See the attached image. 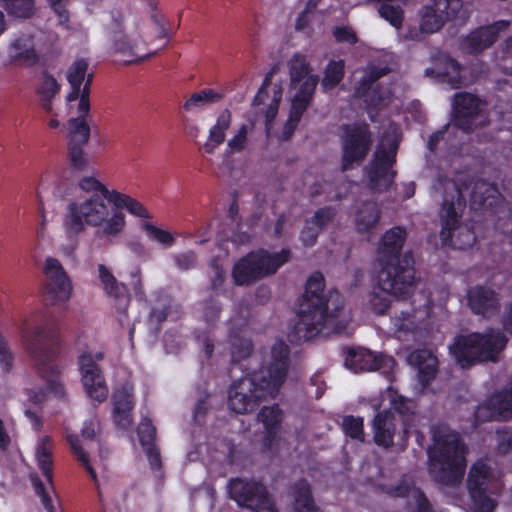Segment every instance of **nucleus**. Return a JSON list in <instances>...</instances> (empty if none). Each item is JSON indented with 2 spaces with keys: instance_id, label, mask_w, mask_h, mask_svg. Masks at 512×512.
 <instances>
[{
  "instance_id": "nucleus-1",
  "label": "nucleus",
  "mask_w": 512,
  "mask_h": 512,
  "mask_svg": "<svg viewBox=\"0 0 512 512\" xmlns=\"http://www.w3.org/2000/svg\"><path fill=\"white\" fill-rule=\"evenodd\" d=\"M77 195L67 206L64 226L69 234L82 233L86 227L95 230V235L106 241L122 236L127 227L125 209L137 218H149V210L129 194L109 188L94 176L79 180Z\"/></svg>"
},
{
  "instance_id": "nucleus-2",
  "label": "nucleus",
  "mask_w": 512,
  "mask_h": 512,
  "mask_svg": "<svg viewBox=\"0 0 512 512\" xmlns=\"http://www.w3.org/2000/svg\"><path fill=\"white\" fill-rule=\"evenodd\" d=\"M150 27L158 39L168 38L167 22L154 1H149L147 19L125 17L113 11L103 20V34L108 53L117 63L132 65L144 62L156 54L150 48L146 33Z\"/></svg>"
},
{
  "instance_id": "nucleus-3",
  "label": "nucleus",
  "mask_w": 512,
  "mask_h": 512,
  "mask_svg": "<svg viewBox=\"0 0 512 512\" xmlns=\"http://www.w3.org/2000/svg\"><path fill=\"white\" fill-rule=\"evenodd\" d=\"M355 325L337 292H324V277L314 273L307 281L297 310V322L291 341L311 340L331 334H349Z\"/></svg>"
},
{
  "instance_id": "nucleus-4",
  "label": "nucleus",
  "mask_w": 512,
  "mask_h": 512,
  "mask_svg": "<svg viewBox=\"0 0 512 512\" xmlns=\"http://www.w3.org/2000/svg\"><path fill=\"white\" fill-rule=\"evenodd\" d=\"M287 356V345L276 341L264 353L263 366L259 371L233 383L228 396L229 408L242 414L254 407L255 400L266 396L273 397L286 378Z\"/></svg>"
},
{
  "instance_id": "nucleus-5",
  "label": "nucleus",
  "mask_w": 512,
  "mask_h": 512,
  "mask_svg": "<svg viewBox=\"0 0 512 512\" xmlns=\"http://www.w3.org/2000/svg\"><path fill=\"white\" fill-rule=\"evenodd\" d=\"M466 449L458 434L447 427L433 432V445L428 451L429 471L436 481L454 485L464 474Z\"/></svg>"
},
{
  "instance_id": "nucleus-6",
  "label": "nucleus",
  "mask_w": 512,
  "mask_h": 512,
  "mask_svg": "<svg viewBox=\"0 0 512 512\" xmlns=\"http://www.w3.org/2000/svg\"><path fill=\"white\" fill-rule=\"evenodd\" d=\"M464 176H459L457 181L439 180L435 189H444V200L441 209V239L445 245H451L456 249H467L475 242L474 232L467 226L458 223L459 213L464 207L466 183L462 182Z\"/></svg>"
},
{
  "instance_id": "nucleus-7",
  "label": "nucleus",
  "mask_w": 512,
  "mask_h": 512,
  "mask_svg": "<svg viewBox=\"0 0 512 512\" xmlns=\"http://www.w3.org/2000/svg\"><path fill=\"white\" fill-rule=\"evenodd\" d=\"M290 87V111L284 125V138H288L296 129L304 112L310 105L318 84V76L302 54H294L288 61Z\"/></svg>"
},
{
  "instance_id": "nucleus-8",
  "label": "nucleus",
  "mask_w": 512,
  "mask_h": 512,
  "mask_svg": "<svg viewBox=\"0 0 512 512\" xmlns=\"http://www.w3.org/2000/svg\"><path fill=\"white\" fill-rule=\"evenodd\" d=\"M372 406L375 409L384 408L373 421L374 441L377 445L389 447L398 431L399 423H402L404 434L408 433L409 421L413 417L411 411L413 402L402 397L392 387H389L382 395L381 400H374Z\"/></svg>"
},
{
  "instance_id": "nucleus-9",
  "label": "nucleus",
  "mask_w": 512,
  "mask_h": 512,
  "mask_svg": "<svg viewBox=\"0 0 512 512\" xmlns=\"http://www.w3.org/2000/svg\"><path fill=\"white\" fill-rule=\"evenodd\" d=\"M506 345V338L494 330L471 333L455 338L449 346L450 353L461 367L480 361H494Z\"/></svg>"
},
{
  "instance_id": "nucleus-10",
  "label": "nucleus",
  "mask_w": 512,
  "mask_h": 512,
  "mask_svg": "<svg viewBox=\"0 0 512 512\" xmlns=\"http://www.w3.org/2000/svg\"><path fill=\"white\" fill-rule=\"evenodd\" d=\"M399 139L400 131L398 127L390 125L377 147L373 160L366 168V176L373 190L382 191L391 185L395 175L392 165Z\"/></svg>"
},
{
  "instance_id": "nucleus-11",
  "label": "nucleus",
  "mask_w": 512,
  "mask_h": 512,
  "mask_svg": "<svg viewBox=\"0 0 512 512\" xmlns=\"http://www.w3.org/2000/svg\"><path fill=\"white\" fill-rule=\"evenodd\" d=\"M402 273L403 275L399 274L397 269L395 273L389 269H381L369 303L374 313L384 314L391 306V296L405 297L417 285L414 269L407 268Z\"/></svg>"
},
{
  "instance_id": "nucleus-12",
  "label": "nucleus",
  "mask_w": 512,
  "mask_h": 512,
  "mask_svg": "<svg viewBox=\"0 0 512 512\" xmlns=\"http://www.w3.org/2000/svg\"><path fill=\"white\" fill-rule=\"evenodd\" d=\"M288 258L287 250L277 253H268L263 250L249 253L234 264L232 278L236 285H249L274 274Z\"/></svg>"
},
{
  "instance_id": "nucleus-13",
  "label": "nucleus",
  "mask_w": 512,
  "mask_h": 512,
  "mask_svg": "<svg viewBox=\"0 0 512 512\" xmlns=\"http://www.w3.org/2000/svg\"><path fill=\"white\" fill-rule=\"evenodd\" d=\"M405 237L406 232L400 227H394L383 235L378 248V262L382 269H389L392 273L397 269L402 275L403 270L413 269L412 256L409 253H401Z\"/></svg>"
},
{
  "instance_id": "nucleus-14",
  "label": "nucleus",
  "mask_w": 512,
  "mask_h": 512,
  "mask_svg": "<svg viewBox=\"0 0 512 512\" xmlns=\"http://www.w3.org/2000/svg\"><path fill=\"white\" fill-rule=\"evenodd\" d=\"M104 358L102 351H84L78 358L81 383L87 396L97 402H103L108 397V386L101 369L96 361Z\"/></svg>"
},
{
  "instance_id": "nucleus-15",
  "label": "nucleus",
  "mask_w": 512,
  "mask_h": 512,
  "mask_svg": "<svg viewBox=\"0 0 512 512\" xmlns=\"http://www.w3.org/2000/svg\"><path fill=\"white\" fill-rule=\"evenodd\" d=\"M52 450L53 441L49 436L39 437L35 447V459L39 469L42 471L45 482H42L39 477L33 473L30 475L31 483L34 487L35 493L40 497L41 503L44 507H51L53 501L54 487L52 483Z\"/></svg>"
},
{
  "instance_id": "nucleus-16",
  "label": "nucleus",
  "mask_w": 512,
  "mask_h": 512,
  "mask_svg": "<svg viewBox=\"0 0 512 512\" xmlns=\"http://www.w3.org/2000/svg\"><path fill=\"white\" fill-rule=\"evenodd\" d=\"M230 497L247 512H277L265 488L255 481L235 479L228 486Z\"/></svg>"
},
{
  "instance_id": "nucleus-17",
  "label": "nucleus",
  "mask_w": 512,
  "mask_h": 512,
  "mask_svg": "<svg viewBox=\"0 0 512 512\" xmlns=\"http://www.w3.org/2000/svg\"><path fill=\"white\" fill-rule=\"evenodd\" d=\"M284 83L275 72L270 73L254 99L259 113L264 117L267 135L271 133L283 97Z\"/></svg>"
},
{
  "instance_id": "nucleus-18",
  "label": "nucleus",
  "mask_w": 512,
  "mask_h": 512,
  "mask_svg": "<svg viewBox=\"0 0 512 512\" xmlns=\"http://www.w3.org/2000/svg\"><path fill=\"white\" fill-rule=\"evenodd\" d=\"M490 479V467L483 460H479L471 467L468 477V491L471 502V512H492L495 503L486 494Z\"/></svg>"
},
{
  "instance_id": "nucleus-19",
  "label": "nucleus",
  "mask_w": 512,
  "mask_h": 512,
  "mask_svg": "<svg viewBox=\"0 0 512 512\" xmlns=\"http://www.w3.org/2000/svg\"><path fill=\"white\" fill-rule=\"evenodd\" d=\"M65 128L70 161L75 168L83 169L89 162L84 149L90 140L91 133L88 118L68 119Z\"/></svg>"
},
{
  "instance_id": "nucleus-20",
  "label": "nucleus",
  "mask_w": 512,
  "mask_h": 512,
  "mask_svg": "<svg viewBox=\"0 0 512 512\" xmlns=\"http://www.w3.org/2000/svg\"><path fill=\"white\" fill-rule=\"evenodd\" d=\"M370 140V134L366 125H353L345 128V135L343 137V170H348L360 164L369 150Z\"/></svg>"
},
{
  "instance_id": "nucleus-21",
  "label": "nucleus",
  "mask_w": 512,
  "mask_h": 512,
  "mask_svg": "<svg viewBox=\"0 0 512 512\" xmlns=\"http://www.w3.org/2000/svg\"><path fill=\"white\" fill-rule=\"evenodd\" d=\"M430 316L427 304H418L415 308L400 309L391 318L390 332L398 339L414 337L417 331L426 326Z\"/></svg>"
},
{
  "instance_id": "nucleus-22",
  "label": "nucleus",
  "mask_w": 512,
  "mask_h": 512,
  "mask_svg": "<svg viewBox=\"0 0 512 512\" xmlns=\"http://www.w3.org/2000/svg\"><path fill=\"white\" fill-rule=\"evenodd\" d=\"M383 74H385L383 69L370 71L368 77H363L355 92V96L365 104L372 120L374 119V110H381L392 102L391 91L374 82Z\"/></svg>"
},
{
  "instance_id": "nucleus-23",
  "label": "nucleus",
  "mask_w": 512,
  "mask_h": 512,
  "mask_svg": "<svg viewBox=\"0 0 512 512\" xmlns=\"http://www.w3.org/2000/svg\"><path fill=\"white\" fill-rule=\"evenodd\" d=\"M460 8V0H431V3L424 5L419 13L420 31L425 34L437 32L450 13H456Z\"/></svg>"
},
{
  "instance_id": "nucleus-24",
  "label": "nucleus",
  "mask_w": 512,
  "mask_h": 512,
  "mask_svg": "<svg viewBox=\"0 0 512 512\" xmlns=\"http://www.w3.org/2000/svg\"><path fill=\"white\" fill-rule=\"evenodd\" d=\"M345 366L352 372L378 370L389 374L395 367L391 356L376 354L364 348H351L345 357Z\"/></svg>"
},
{
  "instance_id": "nucleus-25",
  "label": "nucleus",
  "mask_w": 512,
  "mask_h": 512,
  "mask_svg": "<svg viewBox=\"0 0 512 512\" xmlns=\"http://www.w3.org/2000/svg\"><path fill=\"white\" fill-rule=\"evenodd\" d=\"M484 103L471 94H457L454 101L455 125L469 130L483 122L481 114Z\"/></svg>"
},
{
  "instance_id": "nucleus-26",
  "label": "nucleus",
  "mask_w": 512,
  "mask_h": 512,
  "mask_svg": "<svg viewBox=\"0 0 512 512\" xmlns=\"http://www.w3.org/2000/svg\"><path fill=\"white\" fill-rule=\"evenodd\" d=\"M510 415H512V378L502 391L493 394L477 407L475 419L477 421L505 419Z\"/></svg>"
},
{
  "instance_id": "nucleus-27",
  "label": "nucleus",
  "mask_w": 512,
  "mask_h": 512,
  "mask_svg": "<svg viewBox=\"0 0 512 512\" xmlns=\"http://www.w3.org/2000/svg\"><path fill=\"white\" fill-rule=\"evenodd\" d=\"M113 419L117 427L126 430L132 424L133 387L125 384L118 388L112 397Z\"/></svg>"
},
{
  "instance_id": "nucleus-28",
  "label": "nucleus",
  "mask_w": 512,
  "mask_h": 512,
  "mask_svg": "<svg viewBox=\"0 0 512 512\" xmlns=\"http://www.w3.org/2000/svg\"><path fill=\"white\" fill-rule=\"evenodd\" d=\"M40 375L46 383L47 392L41 390L27 389L24 396L27 400L34 404H40L47 399L49 395L58 397L63 395L64 387L59 378V371L56 367L50 365L40 369Z\"/></svg>"
},
{
  "instance_id": "nucleus-29",
  "label": "nucleus",
  "mask_w": 512,
  "mask_h": 512,
  "mask_svg": "<svg viewBox=\"0 0 512 512\" xmlns=\"http://www.w3.org/2000/svg\"><path fill=\"white\" fill-rule=\"evenodd\" d=\"M507 26V22L499 21L491 26L478 29L463 41V50L468 53L481 52L490 46L496 40L497 34L506 29Z\"/></svg>"
},
{
  "instance_id": "nucleus-30",
  "label": "nucleus",
  "mask_w": 512,
  "mask_h": 512,
  "mask_svg": "<svg viewBox=\"0 0 512 512\" xmlns=\"http://www.w3.org/2000/svg\"><path fill=\"white\" fill-rule=\"evenodd\" d=\"M9 62L15 65H31L36 60L35 45L32 37L27 34L16 36L7 49Z\"/></svg>"
},
{
  "instance_id": "nucleus-31",
  "label": "nucleus",
  "mask_w": 512,
  "mask_h": 512,
  "mask_svg": "<svg viewBox=\"0 0 512 512\" xmlns=\"http://www.w3.org/2000/svg\"><path fill=\"white\" fill-rule=\"evenodd\" d=\"M232 124V113L228 109L221 111L215 123L209 128L207 138L202 149L207 154H214L218 147L222 145L226 139L227 131Z\"/></svg>"
},
{
  "instance_id": "nucleus-32",
  "label": "nucleus",
  "mask_w": 512,
  "mask_h": 512,
  "mask_svg": "<svg viewBox=\"0 0 512 512\" xmlns=\"http://www.w3.org/2000/svg\"><path fill=\"white\" fill-rule=\"evenodd\" d=\"M91 78L83 85L82 91L70 92L66 97L65 110L62 111L65 117L71 118H88L90 113L89 102V85Z\"/></svg>"
},
{
  "instance_id": "nucleus-33",
  "label": "nucleus",
  "mask_w": 512,
  "mask_h": 512,
  "mask_svg": "<svg viewBox=\"0 0 512 512\" xmlns=\"http://www.w3.org/2000/svg\"><path fill=\"white\" fill-rule=\"evenodd\" d=\"M427 76H436L443 78L453 87H458L467 84L468 81L461 75L460 66L448 56H441L434 68H427L425 70Z\"/></svg>"
},
{
  "instance_id": "nucleus-34",
  "label": "nucleus",
  "mask_w": 512,
  "mask_h": 512,
  "mask_svg": "<svg viewBox=\"0 0 512 512\" xmlns=\"http://www.w3.org/2000/svg\"><path fill=\"white\" fill-rule=\"evenodd\" d=\"M502 203L499 192L495 186L477 181L471 192V208L474 210H487Z\"/></svg>"
},
{
  "instance_id": "nucleus-35",
  "label": "nucleus",
  "mask_w": 512,
  "mask_h": 512,
  "mask_svg": "<svg viewBox=\"0 0 512 512\" xmlns=\"http://www.w3.org/2000/svg\"><path fill=\"white\" fill-rule=\"evenodd\" d=\"M408 362L417 370L418 378L424 385L434 378L438 360L430 351L425 349L415 351L409 355Z\"/></svg>"
},
{
  "instance_id": "nucleus-36",
  "label": "nucleus",
  "mask_w": 512,
  "mask_h": 512,
  "mask_svg": "<svg viewBox=\"0 0 512 512\" xmlns=\"http://www.w3.org/2000/svg\"><path fill=\"white\" fill-rule=\"evenodd\" d=\"M99 279L106 293L116 299L117 309L125 312L128 304V296L126 287L118 283L113 274L104 265L98 266Z\"/></svg>"
},
{
  "instance_id": "nucleus-37",
  "label": "nucleus",
  "mask_w": 512,
  "mask_h": 512,
  "mask_svg": "<svg viewBox=\"0 0 512 512\" xmlns=\"http://www.w3.org/2000/svg\"><path fill=\"white\" fill-rule=\"evenodd\" d=\"M468 303L474 313L488 316L496 309L497 297L490 289L475 287L468 292Z\"/></svg>"
},
{
  "instance_id": "nucleus-38",
  "label": "nucleus",
  "mask_w": 512,
  "mask_h": 512,
  "mask_svg": "<svg viewBox=\"0 0 512 512\" xmlns=\"http://www.w3.org/2000/svg\"><path fill=\"white\" fill-rule=\"evenodd\" d=\"M137 435L139 442L143 447L150 465L158 468L160 465V458L157 449L155 448V428L152 422L147 417H144L138 425Z\"/></svg>"
},
{
  "instance_id": "nucleus-39",
  "label": "nucleus",
  "mask_w": 512,
  "mask_h": 512,
  "mask_svg": "<svg viewBox=\"0 0 512 512\" xmlns=\"http://www.w3.org/2000/svg\"><path fill=\"white\" fill-rule=\"evenodd\" d=\"M387 493L394 497H408L409 504L414 505L417 512H430L427 499L421 491L410 485L407 478L402 479L399 485L388 489Z\"/></svg>"
},
{
  "instance_id": "nucleus-40",
  "label": "nucleus",
  "mask_w": 512,
  "mask_h": 512,
  "mask_svg": "<svg viewBox=\"0 0 512 512\" xmlns=\"http://www.w3.org/2000/svg\"><path fill=\"white\" fill-rule=\"evenodd\" d=\"M151 218V214L149 218H140V229L144 232L146 238L150 242L156 243L164 249L172 247L176 241L174 234L167 229L153 224L150 221Z\"/></svg>"
},
{
  "instance_id": "nucleus-41",
  "label": "nucleus",
  "mask_w": 512,
  "mask_h": 512,
  "mask_svg": "<svg viewBox=\"0 0 512 512\" xmlns=\"http://www.w3.org/2000/svg\"><path fill=\"white\" fill-rule=\"evenodd\" d=\"M333 216L334 213L330 209H321L316 212L301 232L302 242L308 246L314 244L321 227L328 223Z\"/></svg>"
},
{
  "instance_id": "nucleus-42",
  "label": "nucleus",
  "mask_w": 512,
  "mask_h": 512,
  "mask_svg": "<svg viewBox=\"0 0 512 512\" xmlns=\"http://www.w3.org/2000/svg\"><path fill=\"white\" fill-rule=\"evenodd\" d=\"M258 418L265 429V445L271 446L277 434L282 419V413L277 406L264 407L260 411Z\"/></svg>"
},
{
  "instance_id": "nucleus-43",
  "label": "nucleus",
  "mask_w": 512,
  "mask_h": 512,
  "mask_svg": "<svg viewBox=\"0 0 512 512\" xmlns=\"http://www.w3.org/2000/svg\"><path fill=\"white\" fill-rule=\"evenodd\" d=\"M379 221V210L375 203L367 202L358 207L355 213V225L359 232H366Z\"/></svg>"
},
{
  "instance_id": "nucleus-44",
  "label": "nucleus",
  "mask_w": 512,
  "mask_h": 512,
  "mask_svg": "<svg viewBox=\"0 0 512 512\" xmlns=\"http://www.w3.org/2000/svg\"><path fill=\"white\" fill-rule=\"evenodd\" d=\"M59 91L60 84L53 76L49 74H44L41 77L38 86V92L41 96V105L47 113L52 112L51 100Z\"/></svg>"
},
{
  "instance_id": "nucleus-45",
  "label": "nucleus",
  "mask_w": 512,
  "mask_h": 512,
  "mask_svg": "<svg viewBox=\"0 0 512 512\" xmlns=\"http://www.w3.org/2000/svg\"><path fill=\"white\" fill-rule=\"evenodd\" d=\"M45 289L47 297L55 303L67 301L72 293V285L69 277L46 282Z\"/></svg>"
},
{
  "instance_id": "nucleus-46",
  "label": "nucleus",
  "mask_w": 512,
  "mask_h": 512,
  "mask_svg": "<svg viewBox=\"0 0 512 512\" xmlns=\"http://www.w3.org/2000/svg\"><path fill=\"white\" fill-rule=\"evenodd\" d=\"M294 497L293 512H320L319 509L314 506L310 496L309 486L305 481L296 484Z\"/></svg>"
},
{
  "instance_id": "nucleus-47",
  "label": "nucleus",
  "mask_w": 512,
  "mask_h": 512,
  "mask_svg": "<svg viewBox=\"0 0 512 512\" xmlns=\"http://www.w3.org/2000/svg\"><path fill=\"white\" fill-rule=\"evenodd\" d=\"M253 128V123H244L235 131L233 136L227 141L224 156L228 157L235 153L244 151L247 146L248 134Z\"/></svg>"
},
{
  "instance_id": "nucleus-48",
  "label": "nucleus",
  "mask_w": 512,
  "mask_h": 512,
  "mask_svg": "<svg viewBox=\"0 0 512 512\" xmlns=\"http://www.w3.org/2000/svg\"><path fill=\"white\" fill-rule=\"evenodd\" d=\"M88 63L83 60H77L68 68L66 77L71 85V92L82 91V83L87 75Z\"/></svg>"
},
{
  "instance_id": "nucleus-49",
  "label": "nucleus",
  "mask_w": 512,
  "mask_h": 512,
  "mask_svg": "<svg viewBox=\"0 0 512 512\" xmlns=\"http://www.w3.org/2000/svg\"><path fill=\"white\" fill-rule=\"evenodd\" d=\"M344 75V62L330 61L327 65L322 79V87L325 90H330L336 87L342 80Z\"/></svg>"
},
{
  "instance_id": "nucleus-50",
  "label": "nucleus",
  "mask_w": 512,
  "mask_h": 512,
  "mask_svg": "<svg viewBox=\"0 0 512 512\" xmlns=\"http://www.w3.org/2000/svg\"><path fill=\"white\" fill-rule=\"evenodd\" d=\"M221 96L213 90H202L190 96L184 103V109L187 111H195L206 104L214 103L220 100Z\"/></svg>"
},
{
  "instance_id": "nucleus-51",
  "label": "nucleus",
  "mask_w": 512,
  "mask_h": 512,
  "mask_svg": "<svg viewBox=\"0 0 512 512\" xmlns=\"http://www.w3.org/2000/svg\"><path fill=\"white\" fill-rule=\"evenodd\" d=\"M0 4L12 15L28 18L34 12L33 0H0Z\"/></svg>"
},
{
  "instance_id": "nucleus-52",
  "label": "nucleus",
  "mask_w": 512,
  "mask_h": 512,
  "mask_svg": "<svg viewBox=\"0 0 512 512\" xmlns=\"http://www.w3.org/2000/svg\"><path fill=\"white\" fill-rule=\"evenodd\" d=\"M22 341L31 346L38 339L48 337V330L44 323H24L21 328Z\"/></svg>"
},
{
  "instance_id": "nucleus-53",
  "label": "nucleus",
  "mask_w": 512,
  "mask_h": 512,
  "mask_svg": "<svg viewBox=\"0 0 512 512\" xmlns=\"http://www.w3.org/2000/svg\"><path fill=\"white\" fill-rule=\"evenodd\" d=\"M319 0H309L307 4V9L299 15L296 20L295 28L298 31H313L314 24L319 18V14L313 9L316 8Z\"/></svg>"
},
{
  "instance_id": "nucleus-54",
  "label": "nucleus",
  "mask_w": 512,
  "mask_h": 512,
  "mask_svg": "<svg viewBox=\"0 0 512 512\" xmlns=\"http://www.w3.org/2000/svg\"><path fill=\"white\" fill-rule=\"evenodd\" d=\"M343 430L351 438L362 441L364 438L363 418L347 416L343 420Z\"/></svg>"
},
{
  "instance_id": "nucleus-55",
  "label": "nucleus",
  "mask_w": 512,
  "mask_h": 512,
  "mask_svg": "<svg viewBox=\"0 0 512 512\" xmlns=\"http://www.w3.org/2000/svg\"><path fill=\"white\" fill-rule=\"evenodd\" d=\"M44 273L46 277V282L60 280L61 278H67L63 266L61 263L52 257H48L44 262Z\"/></svg>"
},
{
  "instance_id": "nucleus-56",
  "label": "nucleus",
  "mask_w": 512,
  "mask_h": 512,
  "mask_svg": "<svg viewBox=\"0 0 512 512\" xmlns=\"http://www.w3.org/2000/svg\"><path fill=\"white\" fill-rule=\"evenodd\" d=\"M67 440L77 456L78 460L86 467L93 479H96V471L93 465L90 464L85 452L83 451L80 440L75 435H68Z\"/></svg>"
},
{
  "instance_id": "nucleus-57",
  "label": "nucleus",
  "mask_w": 512,
  "mask_h": 512,
  "mask_svg": "<svg viewBox=\"0 0 512 512\" xmlns=\"http://www.w3.org/2000/svg\"><path fill=\"white\" fill-rule=\"evenodd\" d=\"M251 351V343L243 337H235L231 342V357L233 361L246 358Z\"/></svg>"
},
{
  "instance_id": "nucleus-58",
  "label": "nucleus",
  "mask_w": 512,
  "mask_h": 512,
  "mask_svg": "<svg viewBox=\"0 0 512 512\" xmlns=\"http://www.w3.org/2000/svg\"><path fill=\"white\" fill-rule=\"evenodd\" d=\"M13 354L10 351L5 339L0 334V366L2 369L8 371L13 366Z\"/></svg>"
},
{
  "instance_id": "nucleus-59",
  "label": "nucleus",
  "mask_w": 512,
  "mask_h": 512,
  "mask_svg": "<svg viewBox=\"0 0 512 512\" xmlns=\"http://www.w3.org/2000/svg\"><path fill=\"white\" fill-rule=\"evenodd\" d=\"M335 38L340 42H356V35L354 31L349 27H338L334 30Z\"/></svg>"
},
{
  "instance_id": "nucleus-60",
  "label": "nucleus",
  "mask_w": 512,
  "mask_h": 512,
  "mask_svg": "<svg viewBox=\"0 0 512 512\" xmlns=\"http://www.w3.org/2000/svg\"><path fill=\"white\" fill-rule=\"evenodd\" d=\"M99 430V423L95 418L89 419L86 421L82 428V436L91 439L93 438Z\"/></svg>"
},
{
  "instance_id": "nucleus-61",
  "label": "nucleus",
  "mask_w": 512,
  "mask_h": 512,
  "mask_svg": "<svg viewBox=\"0 0 512 512\" xmlns=\"http://www.w3.org/2000/svg\"><path fill=\"white\" fill-rule=\"evenodd\" d=\"M224 281V271L223 269L218 266L214 265L212 267V274H211V285L213 289H218L222 286Z\"/></svg>"
},
{
  "instance_id": "nucleus-62",
  "label": "nucleus",
  "mask_w": 512,
  "mask_h": 512,
  "mask_svg": "<svg viewBox=\"0 0 512 512\" xmlns=\"http://www.w3.org/2000/svg\"><path fill=\"white\" fill-rule=\"evenodd\" d=\"M452 129V126L451 125H448L445 130H442V131H438L434 134H432L428 140V148L429 150L433 151L436 146H437V143L440 141V140H444L445 138V134L448 133L450 130Z\"/></svg>"
},
{
  "instance_id": "nucleus-63",
  "label": "nucleus",
  "mask_w": 512,
  "mask_h": 512,
  "mask_svg": "<svg viewBox=\"0 0 512 512\" xmlns=\"http://www.w3.org/2000/svg\"><path fill=\"white\" fill-rule=\"evenodd\" d=\"M195 261L196 257L193 253L183 254L178 258V264L183 268H189L195 263Z\"/></svg>"
},
{
  "instance_id": "nucleus-64",
  "label": "nucleus",
  "mask_w": 512,
  "mask_h": 512,
  "mask_svg": "<svg viewBox=\"0 0 512 512\" xmlns=\"http://www.w3.org/2000/svg\"><path fill=\"white\" fill-rule=\"evenodd\" d=\"M509 447H512V432H503L500 435V448L505 451Z\"/></svg>"
}]
</instances>
